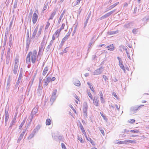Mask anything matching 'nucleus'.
I'll use <instances>...</instances> for the list:
<instances>
[{
	"label": "nucleus",
	"instance_id": "nucleus-1",
	"mask_svg": "<svg viewBox=\"0 0 149 149\" xmlns=\"http://www.w3.org/2000/svg\"><path fill=\"white\" fill-rule=\"evenodd\" d=\"M37 51L35 50L33 52H29L26 58V63L28 65L31 63V59L32 63H34L35 62L36 58L37 57Z\"/></svg>",
	"mask_w": 149,
	"mask_h": 149
},
{
	"label": "nucleus",
	"instance_id": "nucleus-2",
	"mask_svg": "<svg viewBox=\"0 0 149 149\" xmlns=\"http://www.w3.org/2000/svg\"><path fill=\"white\" fill-rule=\"evenodd\" d=\"M19 65V58L18 57L16 58L15 59V64L13 72L14 74H16L18 70Z\"/></svg>",
	"mask_w": 149,
	"mask_h": 149
},
{
	"label": "nucleus",
	"instance_id": "nucleus-3",
	"mask_svg": "<svg viewBox=\"0 0 149 149\" xmlns=\"http://www.w3.org/2000/svg\"><path fill=\"white\" fill-rule=\"evenodd\" d=\"M10 49H9L7 50L6 58V63L7 65L10 62Z\"/></svg>",
	"mask_w": 149,
	"mask_h": 149
},
{
	"label": "nucleus",
	"instance_id": "nucleus-4",
	"mask_svg": "<svg viewBox=\"0 0 149 149\" xmlns=\"http://www.w3.org/2000/svg\"><path fill=\"white\" fill-rule=\"evenodd\" d=\"M116 10L114 9L111 11H110V12L107 13L105 14L104 15L102 16L100 18V20H102L104 19L105 18H106L108 17H109L111 15L112 13H114L116 11Z\"/></svg>",
	"mask_w": 149,
	"mask_h": 149
},
{
	"label": "nucleus",
	"instance_id": "nucleus-5",
	"mask_svg": "<svg viewBox=\"0 0 149 149\" xmlns=\"http://www.w3.org/2000/svg\"><path fill=\"white\" fill-rule=\"evenodd\" d=\"M103 70V68L102 67L95 70L93 72L94 75H99L101 74Z\"/></svg>",
	"mask_w": 149,
	"mask_h": 149
},
{
	"label": "nucleus",
	"instance_id": "nucleus-6",
	"mask_svg": "<svg viewBox=\"0 0 149 149\" xmlns=\"http://www.w3.org/2000/svg\"><path fill=\"white\" fill-rule=\"evenodd\" d=\"M51 81V80L50 78L49 77H47L45 79H44L43 80V81L44 83L43 85L45 87L47 86Z\"/></svg>",
	"mask_w": 149,
	"mask_h": 149
},
{
	"label": "nucleus",
	"instance_id": "nucleus-7",
	"mask_svg": "<svg viewBox=\"0 0 149 149\" xmlns=\"http://www.w3.org/2000/svg\"><path fill=\"white\" fill-rule=\"evenodd\" d=\"M144 106L143 105H141L138 107L135 106L132 107L131 108V111L132 112H136L139 109L141 108L142 107Z\"/></svg>",
	"mask_w": 149,
	"mask_h": 149
},
{
	"label": "nucleus",
	"instance_id": "nucleus-8",
	"mask_svg": "<svg viewBox=\"0 0 149 149\" xmlns=\"http://www.w3.org/2000/svg\"><path fill=\"white\" fill-rule=\"evenodd\" d=\"M38 18V16L37 15L36 13H34L33 14L32 17V22L34 24L36 23Z\"/></svg>",
	"mask_w": 149,
	"mask_h": 149
},
{
	"label": "nucleus",
	"instance_id": "nucleus-9",
	"mask_svg": "<svg viewBox=\"0 0 149 149\" xmlns=\"http://www.w3.org/2000/svg\"><path fill=\"white\" fill-rule=\"evenodd\" d=\"M93 103L95 106H98L99 105V100L98 99V97H94V99L93 100Z\"/></svg>",
	"mask_w": 149,
	"mask_h": 149
},
{
	"label": "nucleus",
	"instance_id": "nucleus-10",
	"mask_svg": "<svg viewBox=\"0 0 149 149\" xmlns=\"http://www.w3.org/2000/svg\"><path fill=\"white\" fill-rule=\"evenodd\" d=\"M5 125L6 126L7 125V122L9 118V115L8 111H6L5 112Z\"/></svg>",
	"mask_w": 149,
	"mask_h": 149
},
{
	"label": "nucleus",
	"instance_id": "nucleus-11",
	"mask_svg": "<svg viewBox=\"0 0 149 149\" xmlns=\"http://www.w3.org/2000/svg\"><path fill=\"white\" fill-rule=\"evenodd\" d=\"M38 25H37L36 26V27L34 29V30L33 31V33L32 35V36L31 38L34 39L38 31Z\"/></svg>",
	"mask_w": 149,
	"mask_h": 149
},
{
	"label": "nucleus",
	"instance_id": "nucleus-12",
	"mask_svg": "<svg viewBox=\"0 0 149 149\" xmlns=\"http://www.w3.org/2000/svg\"><path fill=\"white\" fill-rule=\"evenodd\" d=\"M91 12L90 11L88 13V15H87V16L86 17V21L84 22V27H86V26L88 22V20L90 17L91 16Z\"/></svg>",
	"mask_w": 149,
	"mask_h": 149
},
{
	"label": "nucleus",
	"instance_id": "nucleus-13",
	"mask_svg": "<svg viewBox=\"0 0 149 149\" xmlns=\"http://www.w3.org/2000/svg\"><path fill=\"white\" fill-rule=\"evenodd\" d=\"M17 114L16 115H15L13 120L12 121H11L10 123V126L9 127V128H11L12 127V126L14 125V123H15V120H16V119L17 118L16 117Z\"/></svg>",
	"mask_w": 149,
	"mask_h": 149
},
{
	"label": "nucleus",
	"instance_id": "nucleus-14",
	"mask_svg": "<svg viewBox=\"0 0 149 149\" xmlns=\"http://www.w3.org/2000/svg\"><path fill=\"white\" fill-rule=\"evenodd\" d=\"M11 36H10L9 39V41L8 42V45L10 46V47L8 48V50L9 49H10V48H12V37H11Z\"/></svg>",
	"mask_w": 149,
	"mask_h": 149
},
{
	"label": "nucleus",
	"instance_id": "nucleus-15",
	"mask_svg": "<svg viewBox=\"0 0 149 149\" xmlns=\"http://www.w3.org/2000/svg\"><path fill=\"white\" fill-rule=\"evenodd\" d=\"M70 33L68 32L67 35L64 37L62 39V42H64L66 40L69 38Z\"/></svg>",
	"mask_w": 149,
	"mask_h": 149
},
{
	"label": "nucleus",
	"instance_id": "nucleus-16",
	"mask_svg": "<svg viewBox=\"0 0 149 149\" xmlns=\"http://www.w3.org/2000/svg\"><path fill=\"white\" fill-rule=\"evenodd\" d=\"M100 95V98L101 101V102L102 103H104V100L103 98V96L102 94V92L101 91H100L99 92Z\"/></svg>",
	"mask_w": 149,
	"mask_h": 149
},
{
	"label": "nucleus",
	"instance_id": "nucleus-17",
	"mask_svg": "<svg viewBox=\"0 0 149 149\" xmlns=\"http://www.w3.org/2000/svg\"><path fill=\"white\" fill-rule=\"evenodd\" d=\"M73 82L74 84L77 86H79L80 85V82L77 79H74V80Z\"/></svg>",
	"mask_w": 149,
	"mask_h": 149
},
{
	"label": "nucleus",
	"instance_id": "nucleus-18",
	"mask_svg": "<svg viewBox=\"0 0 149 149\" xmlns=\"http://www.w3.org/2000/svg\"><path fill=\"white\" fill-rule=\"evenodd\" d=\"M88 109V106L86 103H85L83 106V112H87V110Z\"/></svg>",
	"mask_w": 149,
	"mask_h": 149
},
{
	"label": "nucleus",
	"instance_id": "nucleus-19",
	"mask_svg": "<svg viewBox=\"0 0 149 149\" xmlns=\"http://www.w3.org/2000/svg\"><path fill=\"white\" fill-rule=\"evenodd\" d=\"M117 59H118L119 63V65L120 68H123V67H124V65L123 64V61L121 59V58H120L119 57H117Z\"/></svg>",
	"mask_w": 149,
	"mask_h": 149
},
{
	"label": "nucleus",
	"instance_id": "nucleus-20",
	"mask_svg": "<svg viewBox=\"0 0 149 149\" xmlns=\"http://www.w3.org/2000/svg\"><path fill=\"white\" fill-rule=\"evenodd\" d=\"M38 111V109L36 107L34 108L32 110L31 114L33 116V115H35L37 113Z\"/></svg>",
	"mask_w": 149,
	"mask_h": 149
},
{
	"label": "nucleus",
	"instance_id": "nucleus-21",
	"mask_svg": "<svg viewBox=\"0 0 149 149\" xmlns=\"http://www.w3.org/2000/svg\"><path fill=\"white\" fill-rule=\"evenodd\" d=\"M106 48H108L109 50L110 51H113L114 49V47L113 44L110 45L109 46H108Z\"/></svg>",
	"mask_w": 149,
	"mask_h": 149
},
{
	"label": "nucleus",
	"instance_id": "nucleus-22",
	"mask_svg": "<svg viewBox=\"0 0 149 149\" xmlns=\"http://www.w3.org/2000/svg\"><path fill=\"white\" fill-rule=\"evenodd\" d=\"M56 11L55 10H54L53 11L52 13L51 14L50 17L48 19V20H49L50 19H52L54 17V15H55L56 14Z\"/></svg>",
	"mask_w": 149,
	"mask_h": 149
},
{
	"label": "nucleus",
	"instance_id": "nucleus-23",
	"mask_svg": "<svg viewBox=\"0 0 149 149\" xmlns=\"http://www.w3.org/2000/svg\"><path fill=\"white\" fill-rule=\"evenodd\" d=\"M61 31V29H57L55 33L54 34H55V36L56 37V38H57L58 37Z\"/></svg>",
	"mask_w": 149,
	"mask_h": 149
},
{
	"label": "nucleus",
	"instance_id": "nucleus-24",
	"mask_svg": "<svg viewBox=\"0 0 149 149\" xmlns=\"http://www.w3.org/2000/svg\"><path fill=\"white\" fill-rule=\"evenodd\" d=\"M30 43V40L29 39H27L26 44V49L27 50L28 49Z\"/></svg>",
	"mask_w": 149,
	"mask_h": 149
},
{
	"label": "nucleus",
	"instance_id": "nucleus-25",
	"mask_svg": "<svg viewBox=\"0 0 149 149\" xmlns=\"http://www.w3.org/2000/svg\"><path fill=\"white\" fill-rule=\"evenodd\" d=\"M118 32V30L108 32L107 33L108 35H111L116 34Z\"/></svg>",
	"mask_w": 149,
	"mask_h": 149
},
{
	"label": "nucleus",
	"instance_id": "nucleus-26",
	"mask_svg": "<svg viewBox=\"0 0 149 149\" xmlns=\"http://www.w3.org/2000/svg\"><path fill=\"white\" fill-rule=\"evenodd\" d=\"M132 26V23H130L124 25V27L125 28H131Z\"/></svg>",
	"mask_w": 149,
	"mask_h": 149
},
{
	"label": "nucleus",
	"instance_id": "nucleus-27",
	"mask_svg": "<svg viewBox=\"0 0 149 149\" xmlns=\"http://www.w3.org/2000/svg\"><path fill=\"white\" fill-rule=\"evenodd\" d=\"M53 42L52 41H50V42L49 43V44L47 48V51H48L50 49V48L51 47L53 43Z\"/></svg>",
	"mask_w": 149,
	"mask_h": 149
},
{
	"label": "nucleus",
	"instance_id": "nucleus-28",
	"mask_svg": "<svg viewBox=\"0 0 149 149\" xmlns=\"http://www.w3.org/2000/svg\"><path fill=\"white\" fill-rule=\"evenodd\" d=\"M48 70V68L47 67H46L44 69L43 72L42 74L43 75L45 76L46 74L47 71Z\"/></svg>",
	"mask_w": 149,
	"mask_h": 149
},
{
	"label": "nucleus",
	"instance_id": "nucleus-29",
	"mask_svg": "<svg viewBox=\"0 0 149 149\" xmlns=\"http://www.w3.org/2000/svg\"><path fill=\"white\" fill-rule=\"evenodd\" d=\"M87 84L89 86V87L90 88V89L93 92H95V90L93 88V87L92 86V85L91 84H90L89 82H88L87 83Z\"/></svg>",
	"mask_w": 149,
	"mask_h": 149
},
{
	"label": "nucleus",
	"instance_id": "nucleus-30",
	"mask_svg": "<svg viewBox=\"0 0 149 149\" xmlns=\"http://www.w3.org/2000/svg\"><path fill=\"white\" fill-rule=\"evenodd\" d=\"M40 126L39 125H38L36 128L34 129L33 130V132H34V133H36L37 132L38 130L40 129Z\"/></svg>",
	"mask_w": 149,
	"mask_h": 149
},
{
	"label": "nucleus",
	"instance_id": "nucleus-31",
	"mask_svg": "<svg viewBox=\"0 0 149 149\" xmlns=\"http://www.w3.org/2000/svg\"><path fill=\"white\" fill-rule=\"evenodd\" d=\"M25 121H26V119L25 118L23 120V121L21 123V124L19 127V129H20L22 128V127L23 126V125L24 124V123H25Z\"/></svg>",
	"mask_w": 149,
	"mask_h": 149
},
{
	"label": "nucleus",
	"instance_id": "nucleus-32",
	"mask_svg": "<svg viewBox=\"0 0 149 149\" xmlns=\"http://www.w3.org/2000/svg\"><path fill=\"white\" fill-rule=\"evenodd\" d=\"M56 97V96L52 95L50 98V101L53 102L55 100Z\"/></svg>",
	"mask_w": 149,
	"mask_h": 149
},
{
	"label": "nucleus",
	"instance_id": "nucleus-33",
	"mask_svg": "<svg viewBox=\"0 0 149 149\" xmlns=\"http://www.w3.org/2000/svg\"><path fill=\"white\" fill-rule=\"evenodd\" d=\"M43 46L42 44H41V47H39V53H38V55L40 54V53H41L42 52V51H43Z\"/></svg>",
	"mask_w": 149,
	"mask_h": 149
},
{
	"label": "nucleus",
	"instance_id": "nucleus-34",
	"mask_svg": "<svg viewBox=\"0 0 149 149\" xmlns=\"http://www.w3.org/2000/svg\"><path fill=\"white\" fill-rule=\"evenodd\" d=\"M124 142L125 143H135V141L134 140H125Z\"/></svg>",
	"mask_w": 149,
	"mask_h": 149
},
{
	"label": "nucleus",
	"instance_id": "nucleus-35",
	"mask_svg": "<svg viewBox=\"0 0 149 149\" xmlns=\"http://www.w3.org/2000/svg\"><path fill=\"white\" fill-rule=\"evenodd\" d=\"M24 136V135H22V134H21L20 136H19L18 139L17 140V143H19L20 142L21 140L22 139V138L23 137V136Z\"/></svg>",
	"mask_w": 149,
	"mask_h": 149
},
{
	"label": "nucleus",
	"instance_id": "nucleus-36",
	"mask_svg": "<svg viewBox=\"0 0 149 149\" xmlns=\"http://www.w3.org/2000/svg\"><path fill=\"white\" fill-rule=\"evenodd\" d=\"M46 124L47 125H49L51 124V120L49 119H47L46 121Z\"/></svg>",
	"mask_w": 149,
	"mask_h": 149
},
{
	"label": "nucleus",
	"instance_id": "nucleus-37",
	"mask_svg": "<svg viewBox=\"0 0 149 149\" xmlns=\"http://www.w3.org/2000/svg\"><path fill=\"white\" fill-rule=\"evenodd\" d=\"M79 127L81 129V130L82 132L83 133H85V131L84 130V129L83 128V127L81 124H80L79 126Z\"/></svg>",
	"mask_w": 149,
	"mask_h": 149
},
{
	"label": "nucleus",
	"instance_id": "nucleus-38",
	"mask_svg": "<svg viewBox=\"0 0 149 149\" xmlns=\"http://www.w3.org/2000/svg\"><path fill=\"white\" fill-rule=\"evenodd\" d=\"M7 37L6 35H5V37L4 38L3 43V46H5L6 45V41H7Z\"/></svg>",
	"mask_w": 149,
	"mask_h": 149
},
{
	"label": "nucleus",
	"instance_id": "nucleus-39",
	"mask_svg": "<svg viewBox=\"0 0 149 149\" xmlns=\"http://www.w3.org/2000/svg\"><path fill=\"white\" fill-rule=\"evenodd\" d=\"M22 68H21L20 69L19 74V77L22 78Z\"/></svg>",
	"mask_w": 149,
	"mask_h": 149
},
{
	"label": "nucleus",
	"instance_id": "nucleus-40",
	"mask_svg": "<svg viewBox=\"0 0 149 149\" xmlns=\"http://www.w3.org/2000/svg\"><path fill=\"white\" fill-rule=\"evenodd\" d=\"M138 32V29H133L132 32L134 34H136Z\"/></svg>",
	"mask_w": 149,
	"mask_h": 149
},
{
	"label": "nucleus",
	"instance_id": "nucleus-41",
	"mask_svg": "<svg viewBox=\"0 0 149 149\" xmlns=\"http://www.w3.org/2000/svg\"><path fill=\"white\" fill-rule=\"evenodd\" d=\"M130 132L133 133H139V130H130Z\"/></svg>",
	"mask_w": 149,
	"mask_h": 149
},
{
	"label": "nucleus",
	"instance_id": "nucleus-42",
	"mask_svg": "<svg viewBox=\"0 0 149 149\" xmlns=\"http://www.w3.org/2000/svg\"><path fill=\"white\" fill-rule=\"evenodd\" d=\"M48 5V3H46L45 4L44 6L43 9V11H44L47 9Z\"/></svg>",
	"mask_w": 149,
	"mask_h": 149
},
{
	"label": "nucleus",
	"instance_id": "nucleus-43",
	"mask_svg": "<svg viewBox=\"0 0 149 149\" xmlns=\"http://www.w3.org/2000/svg\"><path fill=\"white\" fill-rule=\"evenodd\" d=\"M63 17V16H62V15H60V17L59 18V19L58 21V23L59 24H60L61 20Z\"/></svg>",
	"mask_w": 149,
	"mask_h": 149
},
{
	"label": "nucleus",
	"instance_id": "nucleus-44",
	"mask_svg": "<svg viewBox=\"0 0 149 149\" xmlns=\"http://www.w3.org/2000/svg\"><path fill=\"white\" fill-rule=\"evenodd\" d=\"M100 130V131L101 133L104 136V130L102 129V128H99Z\"/></svg>",
	"mask_w": 149,
	"mask_h": 149
},
{
	"label": "nucleus",
	"instance_id": "nucleus-45",
	"mask_svg": "<svg viewBox=\"0 0 149 149\" xmlns=\"http://www.w3.org/2000/svg\"><path fill=\"white\" fill-rule=\"evenodd\" d=\"M88 94L89 96V97L91 98V99L92 100H93V96L91 93L89 92H88Z\"/></svg>",
	"mask_w": 149,
	"mask_h": 149
},
{
	"label": "nucleus",
	"instance_id": "nucleus-46",
	"mask_svg": "<svg viewBox=\"0 0 149 149\" xmlns=\"http://www.w3.org/2000/svg\"><path fill=\"white\" fill-rule=\"evenodd\" d=\"M41 31L42 29L41 28H40L37 33V36H39L41 34Z\"/></svg>",
	"mask_w": 149,
	"mask_h": 149
},
{
	"label": "nucleus",
	"instance_id": "nucleus-47",
	"mask_svg": "<svg viewBox=\"0 0 149 149\" xmlns=\"http://www.w3.org/2000/svg\"><path fill=\"white\" fill-rule=\"evenodd\" d=\"M57 92L56 89H55L53 92L52 95L56 96V95Z\"/></svg>",
	"mask_w": 149,
	"mask_h": 149
},
{
	"label": "nucleus",
	"instance_id": "nucleus-48",
	"mask_svg": "<svg viewBox=\"0 0 149 149\" xmlns=\"http://www.w3.org/2000/svg\"><path fill=\"white\" fill-rule=\"evenodd\" d=\"M50 24L49 23V22H48L47 23V24L45 26V29H47L48 28Z\"/></svg>",
	"mask_w": 149,
	"mask_h": 149
},
{
	"label": "nucleus",
	"instance_id": "nucleus-49",
	"mask_svg": "<svg viewBox=\"0 0 149 149\" xmlns=\"http://www.w3.org/2000/svg\"><path fill=\"white\" fill-rule=\"evenodd\" d=\"M113 8L112 7V6H110L109 7V8L106 9L105 12H107L109 11V10H111Z\"/></svg>",
	"mask_w": 149,
	"mask_h": 149
},
{
	"label": "nucleus",
	"instance_id": "nucleus-50",
	"mask_svg": "<svg viewBox=\"0 0 149 149\" xmlns=\"http://www.w3.org/2000/svg\"><path fill=\"white\" fill-rule=\"evenodd\" d=\"M119 3V2H117L111 5V6H112V7L113 8L116 6Z\"/></svg>",
	"mask_w": 149,
	"mask_h": 149
},
{
	"label": "nucleus",
	"instance_id": "nucleus-51",
	"mask_svg": "<svg viewBox=\"0 0 149 149\" xmlns=\"http://www.w3.org/2000/svg\"><path fill=\"white\" fill-rule=\"evenodd\" d=\"M86 138H87V139L91 143H93V140L92 139H91L90 138H87L86 137Z\"/></svg>",
	"mask_w": 149,
	"mask_h": 149
},
{
	"label": "nucleus",
	"instance_id": "nucleus-52",
	"mask_svg": "<svg viewBox=\"0 0 149 149\" xmlns=\"http://www.w3.org/2000/svg\"><path fill=\"white\" fill-rule=\"evenodd\" d=\"M72 109L73 111L75 113H76V111L74 109V107H72V106L71 105H70V106H69Z\"/></svg>",
	"mask_w": 149,
	"mask_h": 149
},
{
	"label": "nucleus",
	"instance_id": "nucleus-53",
	"mask_svg": "<svg viewBox=\"0 0 149 149\" xmlns=\"http://www.w3.org/2000/svg\"><path fill=\"white\" fill-rule=\"evenodd\" d=\"M61 146L63 149H66L65 146L63 143H61Z\"/></svg>",
	"mask_w": 149,
	"mask_h": 149
},
{
	"label": "nucleus",
	"instance_id": "nucleus-54",
	"mask_svg": "<svg viewBox=\"0 0 149 149\" xmlns=\"http://www.w3.org/2000/svg\"><path fill=\"white\" fill-rule=\"evenodd\" d=\"M56 38V37L55 35V34H54L52 36V39L51 41H52L53 42V41Z\"/></svg>",
	"mask_w": 149,
	"mask_h": 149
},
{
	"label": "nucleus",
	"instance_id": "nucleus-55",
	"mask_svg": "<svg viewBox=\"0 0 149 149\" xmlns=\"http://www.w3.org/2000/svg\"><path fill=\"white\" fill-rule=\"evenodd\" d=\"M65 26V24L64 23H63L62 24V25L61 27V28L59 29H61V30L62 29H64V27Z\"/></svg>",
	"mask_w": 149,
	"mask_h": 149
},
{
	"label": "nucleus",
	"instance_id": "nucleus-56",
	"mask_svg": "<svg viewBox=\"0 0 149 149\" xmlns=\"http://www.w3.org/2000/svg\"><path fill=\"white\" fill-rule=\"evenodd\" d=\"M77 26H75L74 27V30L72 36H73L74 34V33L76 32V29H77Z\"/></svg>",
	"mask_w": 149,
	"mask_h": 149
},
{
	"label": "nucleus",
	"instance_id": "nucleus-57",
	"mask_svg": "<svg viewBox=\"0 0 149 149\" xmlns=\"http://www.w3.org/2000/svg\"><path fill=\"white\" fill-rule=\"evenodd\" d=\"M135 121V120L132 119L130 120V121L129 122L132 123H134Z\"/></svg>",
	"mask_w": 149,
	"mask_h": 149
},
{
	"label": "nucleus",
	"instance_id": "nucleus-58",
	"mask_svg": "<svg viewBox=\"0 0 149 149\" xmlns=\"http://www.w3.org/2000/svg\"><path fill=\"white\" fill-rule=\"evenodd\" d=\"M103 77L105 81H106L108 79V78H107V76L105 75H103Z\"/></svg>",
	"mask_w": 149,
	"mask_h": 149
},
{
	"label": "nucleus",
	"instance_id": "nucleus-59",
	"mask_svg": "<svg viewBox=\"0 0 149 149\" xmlns=\"http://www.w3.org/2000/svg\"><path fill=\"white\" fill-rule=\"evenodd\" d=\"M31 118H30L29 121L30 123H31V122L33 117V115H32V114H31Z\"/></svg>",
	"mask_w": 149,
	"mask_h": 149
},
{
	"label": "nucleus",
	"instance_id": "nucleus-60",
	"mask_svg": "<svg viewBox=\"0 0 149 149\" xmlns=\"http://www.w3.org/2000/svg\"><path fill=\"white\" fill-rule=\"evenodd\" d=\"M81 1V0H77L76 1V3L75 4V5H77L78 4H79V3H80V1Z\"/></svg>",
	"mask_w": 149,
	"mask_h": 149
},
{
	"label": "nucleus",
	"instance_id": "nucleus-61",
	"mask_svg": "<svg viewBox=\"0 0 149 149\" xmlns=\"http://www.w3.org/2000/svg\"><path fill=\"white\" fill-rule=\"evenodd\" d=\"M38 92L39 93H41L42 92V89L40 88H38Z\"/></svg>",
	"mask_w": 149,
	"mask_h": 149
},
{
	"label": "nucleus",
	"instance_id": "nucleus-62",
	"mask_svg": "<svg viewBox=\"0 0 149 149\" xmlns=\"http://www.w3.org/2000/svg\"><path fill=\"white\" fill-rule=\"evenodd\" d=\"M34 134H31L28 137V138L31 139L33 137Z\"/></svg>",
	"mask_w": 149,
	"mask_h": 149
},
{
	"label": "nucleus",
	"instance_id": "nucleus-63",
	"mask_svg": "<svg viewBox=\"0 0 149 149\" xmlns=\"http://www.w3.org/2000/svg\"><path fill=\"white\" fill-rule=\"evenodd\" d=\"M42 79V77H40L39 78V83H41V81Z\"/></svg>",
	"mask_w": 149,
	"mask_h": 149
},
{
	"label": "nucleus",
	"instance_id": "nucleus-64",
	"mask_svg": "<svg viewBox=\"0 0 149 149\" xmlns=\"http://www.w3.org/2000/svg\"><path fill=\"white\" fill-rule=\"evenodd\" d=\"M115 107H116L117 109L118 110H119L120 107L119 106H118L117 104L115 105Z\"/></svg>",
	"mask_w": 149,
	"mask_h": 149
}]
</instances>
